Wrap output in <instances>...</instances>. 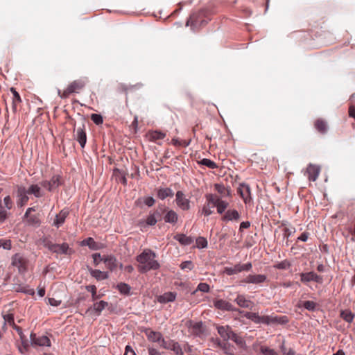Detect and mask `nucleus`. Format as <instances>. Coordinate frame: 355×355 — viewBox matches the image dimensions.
I'll list each match as a JSON object with an SVG mask.
<instances>
[{"label":"nucleus","mask_w":355,"mask_h":355,"mask_svg":"<svg viewBox=\"0 0 355 355\" xmlns=\"http://www.w3.org/2000/svg\"><path fill=\"white\" fill-rule=\"evenodd\" d=\"M157 255L150 249H145L140 254L136 257L138 262V270L144 273L150 270H157L160 264L156 260Z\"/></svg>","instance_id":"1"},{"label":"nucleus","mask_w":355,"mask_h":355,"mask_svg":"<svg viewBox=\"0 0 355 355\" xmlns=\"http://www.w3.org/2000/svg\"><path fill=\"white\" fill-rule=\"evenodd\" d=\"M210 15L211 13L207 10H202L197 12H193L190 15L186 25L190 26L194 31H198L211 19Z\"/></svg>","instance_id":"2"},{"label":"nucleus","mask_w":355,"mask_h":355,"mask_svg":"<svg viewBox=\"0 0 355 355\" xmlns=\"http://www.w3.org/2000/svg\"><path fill=\"white\" fill-rule=\"evenodd\" d=\"M87 82L86 77L76 79L69 84L63 92L58 90V95L62 98H67L71 94L79 93L85 87Z\"/></svg>","instance_id":"3"},{"label":"nucleus","mask_w":355,"mask_h":355,"mask_svg":"<svg viewBox=\"0 0 355 355\" xmlns=\"http://www.w3.org/2000/svg\"><path fill=\"white\" fill-rule=\"evenodd\" d=\"M44 246L51 252L58 254H71L73 252L72 249L69 248L67 243L56 244L51 241H46L44 243Z\"/></svg>","instance_id":"4"},{"label":"nucleus","mask_w":355,"mask_h":355,"mask_svg":"<svg viewBox=\"0 0 355 355\" xmlns=\"http://www.w3.org/2000/svg\"><path fill=\"white\" fill-rule=\"evenodd\" d=\"M28 264V260L20 253H16L12 257V265L17 267L20 273L27 271Z\"/></svg>","instance_id":"5"},{"label":"nucleus","mask_w":355,"mask_h":355,"mask_svg":"<svg viewBox=\"0 0 355 355\" xmlns=\"http://www.w3.org/2000/svg\"><path fill=\"white\" fill-rule=\"evenodd\" d=\"M17 205L19 207L26 205L29 200L26 188L22 185L16 186Z\"/></svg>","instance_id":"6"},{"label":"nucleus","mask_w":355,"mask_h":355,"mask_svg":"<svg viewBox=\"0 0 355 355\" xmlns=\"http://www.w3.org/2000/svg\"><path fill=\"white\" fill-rule=\"evenodd\" d=\"M252 265L251 263L245 264H236L233 267L225 268V272L228 275H232L241 272L242 271H249L252 269Z\"/></svg>","instance_id":"7"},{"label":"nucleus","mask_w":355,"mask_h":355,"mask_svg":"<svg viewBox=\"0 0 355 355\" xmlns=\"http://www.w3.org/2000/svg\"><path fill=\"white\" fill-rule=\"evenodd\" d=\"M175 202L177 205L184 211L190 209V200L185 197V195L182 191H178L175 194Z\"/></svg>","instance_id":"8"},{"label":"nucleus","mask_w":355,"mask_h":355,"mask_svg":"<svg viewBox=\"0 0 355 355\" xmlns=\"http://www.w3.org/2000/svg\"><path fill=\"white\" fill-rule=\"evenodd\" d=\"M61 177L60 175H53L50 180H44L40 184L44 188L51 191L57 189L61 184Z\"/></svg>","instance_id":"9"},{"label":"nucleus","mask_w":355,"mask_h":355,"mask_svg":"<svg viewBox=\"0 0 355 355\" xmlns=\"http://www.w3.org/2000/svg\"><path fill=\"white\" fill-rule=\"evenodd\" d=\"M237 192L243 200L245 204L252 200L250 188L248 184H241L237 189Z\"/></svg>","instance_id":"10"},{"label":"nucleus","mask_w":355,"mask_h":355,"mask_svg":"<svg viewBox=\"0 0 355 355\" xmlns=\"http://www.w3.org/2000/svg\"><path fill=\"white\" fill-rule=\"evenodd\" d=\"M31 340L33 345L50 347L51 345L50 339L46 336H36L35 334L31 333Z\"/></svg>","instance_id":"11"},{"label":"nucleus","mask_w":355,"mask_h":355,"mask_svg":"<svg viewBox=\"0 0 355 355\" xmlns=\"http://www.w3.org/2000/svg\"><path fill=\"white\" fill-rule=\"evenodd\" d=\"M266 280V276L264 275H249L241 282L246 284H259Z\"/></svg>","instance_id":"12"},{"label":"nucleus","mask_w":355,"mask_h":355,"mask_svg":"<svg viewBox=\"0 0 355 355\" xmlns=\"http://www.w3.org/2000/svg\"><path fill=\"white\" fill-rule=\"evenodd\" d=\"M241 214L236 209H228L227 210L223 216H222L223 221H235L238 222L240 220Z\"/></svg>","instance_id":"13"},{"label":"nucleus","mask_w":355,"mask_h":355,"mask_svg":"<svg viewBox=\"0 0 355 355\" xmlns=\"http://www.w3.org/2000/svg\"><path fill=\"white\" fill-rule=\"evenodd\" d=\"M301 281L302 282L306 283L311 281L315 282L317 283L321 284L322 282V277L320 275H318L316 273L313 272H309L306 273H300Z\"/></svg>","instance_id":"14"},{"label":"nucleus","mask_w":355,"mask_h":355,"mask_svg":"<svg viewBox=\"0 0 355 355\" xmlns=\"http://www.w3.org/2000/svg\"><path fill=\"white\" fill-rule=\"evenodd\" d=\"M214 306L220 310L228 311H239L234 308V306L227 301L224 300H216L214 302Z\"/></svg>","instance_id":"15"},{"label":"nucleus","mask_w":355,"mask_h":355,"mask_svg":"<svg viewBox=\"0 0 355 355\" xmlns=\"http://www.w3.org/2000/svg\"><path fill=\"white\" fill-rule=\"evenodd\" d=\"M234 301L240 307L242 308L252 309L254 305L253 302L248 299L243 295H238Z\"/></svg>","instance_id":"16"},{"label":"nucleus","mask_w":355,"mask_h":355,"mask_svg":"<svg viewBox=\"0 0 355 355\" xmlns=\"http://www.w3.org/2000/svg\"><path fill=\"white\" fill-rule=\"evenodd\" d=\"M76 139L78 141L80 146L84 148L86 142H87V135L85 132V125L83 124L82 127H79L77 128L76 135Z\"/></svg>","instance_id":"17"},{"label":"nucleus","mask_w":355,"mask_h":355,"mask_svg":"<svg viewBox=\"0 0 355 355\" xmlns=\"http://www.w3.org/2000/svg\"><path fill=\"white\" fill-rule=\"evenodd\" d=\"M163 212L165 213L164 220L166 223L174 225L178 222V215L174 210L164 208Z\"/></svg>","instance_id":"18"},{"label":"nucleus","mask_w":355,"mask_h":355,"mask_svg":"<svg viewBox=\"0 0 355 355\" xmlns=\"http://www.w3.org/2000/svg\"><path fill=\"white\" fill-rule=\"evenodd\" d=\"M214 189L218 192V193L220 195V199L225 197H231V189L230 187H226L223 184H214Z\"/></svg>","instance_id":"19"},{"label":"nucleus","mask_w":355,"mask_h":355,"mask_svg":"<svg viewBox=\"0 0 355 355\" xmlns=\"http://www.w3.org/2000/svg\"><path fill=\"white\" fill-rule=\"evenodd\" d=\"M148 340L153 343H159L162 339V334L159 331H153L150 329H146L144 331Z\"/></svg>","instance_id":"20"},{"label":"nucleus","mask_w":355,"mask_h":355,"mask_svg":"<svg viewBox=\"0 0 355 355\" xmlns=\"http://www.w3.org/2000/svg\"><path fill=\"white\" fill-rule=\"evenodd\" d=\"M308 178L311 181H315L320 173V168L315 165L310 164L306 169Z\"/></svg>","instance_id":"21"},{"label":"nucleus","mask_w":355,"mask_h":355,"mask_svg":"<svg viewBox=\"0 0 355 355\" xmlns=\"http://www.w3.org/2000/svg\"><path fill=\"white\" fill-rule=\"evenodd\" d=\"M69 215V211L67 209H62L55 216L53 221V225L57 228L61 226L65 221L66 218Z\"/></svg>","instance_id":"22"},{"label":"nucleus","mask_w":355,"mask_h":355,"mask_svg":"<svg viewBox=\"0 0 355 355\" xmlns=\"http://www.w3.org/2000/svg\"><path fill=\"white\" fill-rule=\"evenodd\" d=\"M108 306V303L105 301H99L94 303L93 306L89 308L87 312L94 311L96 315H99L101 311Z\"/></svg>","instance_id":"23"},{"label":"nucleus","mask_w":355,"mask_h":355,"mask_svg":"<svg viewBox=\"0 0 355 355\" xmlns=\"http://www.w3.org/2000/svg\"><path fill=\"white\" fill-rule=\"evenodd\" d=\"M217 331L218 334L223 338L225 340H227L230 338L231 335H232V331L229 326H217Z\"/></svg>","instance_id":"24"},{"label":"nucleus","mask_w":355,"mask_h":355,"mask_svg":"<svg viewBox=\"0 0 355 355\" xmlns=\"http://www.w3.org/2000/svg\"><path fill=\"white\" fill-rule=\"evenodd\" d=\"M176 293L173 292L165 293L157 297V302L162 304L173 302L175 300Z\"/></svg>","instance_id":"25"},{"label":"nucleus","mask_w":355,"mask_h":355,"mask_svg":"<svg viewBox=\"0 0 355 355\" xmlns=\"http://www.w3.org/2000/svg\"><path fill=\"white\" fill-rule=\"evenodd\" d=\"M101 260L110 270H113L117 267L116 259L114 256H103Z\"/></svg>","instance_id":"26"},{"label":"nucleus","mask_w":355,"mask_h":355,"mask_svg":"<svg viewBox=\"0 0 355 355\" xmlns=\"http://www.w3.org/2000/svg\"><path fill=\"white\" fill-rule=\"evenodd\" d=\"M28 195H33L35 198H41L43 196L44 193L41 187L38 184H31L26 189Z\"/></svg>","instance_id":"27"},{"label":"nucleus","mask_w":355,"mask_h":355,"mask_svg":"<svg viewBox=\"0 0 355 355\" xmlns=\"http://www.w3.org/2000/svg\"><path fill=\"white\" fill-rule=\"evenodd\" d=\"M190 332L196 336H200L204 333V328L202 322H190L189 326Z\"/></svg>","instance_id":"28"},{"label":"nucleus","mask_w":355,"mask_h":355,"mask_svg":"<svg viewBox=\"0 0 355 355\" xmlns=\"http://www.w3.org/2000/svg\"><path fill=\"white\" fill-rule=\"evenodd\" d=\"M88 270L90 275L98 281L106 279L108 278V275L106 272L92 269V268H89Z\"/></svg>","instance_id":"29"},{"label":"nucleus","mask_w":355,"mask_h":355,"mask_svg":"<svg viewBox=\"0 0 355 355\" xmlns=\"http://www.w3.org/2000/svg\"><path fill=\"white\" fill-rule=\"evenodd\" d=\"M157 197L161 200H164L168 197H173L174 193L170 188H160L157 190Z\"/></svg>","instance_id":"30"},{"label":"nucleus","mask_w":355,"mask_h":355,"mask_svg":"<svg viewBox=\"0 0 355 355\" xmlns=\"http://www.w3.org/2000/svg\"><path fill=\"white\" fill-rule=\"evenodd\" d=\"M10 92L13 94L12 102V109L14 112H17V106L19 103L21 102V98L19 94L16 91L14 87L10 88Z\"/></svg>","instance_id":"31"},{"label":"nucleus","mask_w":355,"mask_h":355,"mask_svg":"<svg viewBox=\"0 0 355 355\" xmlns=\"http://www.w3.org/2000/svg\"><path fill=\"white\" fill-rule=\"evenodd\" d=\"M315 129L322 134L327 132L328 126L327 122L321 119H318L314 123Z\"/></svg>","instance_id":"32"},{"label":"nucleus","mask_w":355,"mask_h":355,"mask_svg":"<svg viewBox=\"0 0 355 355\" xmlns=\"http://www.w3.org/2000/svg\"><path fill=\"white\" fill-rule=\"evenodd\" d=\"M147 136L150 141H156L157 140L164 139L166 136V134L160 131L155 130L148 132Z\"/></svg>","instance_id":"33"},{"label":"nucleus","mask_w":355,"mask_h":355,"mask_svg":"<svg viewBox=\"0 0 355 355\" xmlns=\"http://www.w3.org/2000/svg\"><path fill=\"white\" fill-rule=\"evenodd\" d=\"M175 239L178 241L182 245H189L193 242V239L184 234H178L175 236Z\"/></svg>","instance_id":"34"},{"label":"nucleus","mask_w":355,"mask_h":355,"mask_svg":"<svg viewBox=\"0 0 355 355\" xmlns=\"http://www.w3.org/2000/svg\"><path fill=\"white\" fill-rule=\"evenodd\" d=\"M168 349L174 352V353L176 355H182L183 354V351H182V349L180 345L178 342H175L173 340H171V343H170V345H169Z\"/></svg>","instance_id":"35"},{"label":"nucleus","mask_w":355,"mask_h":355,"mask_svg":"<svg viewBox=\"0 0 355 355\" xmlns=\"http://www.w3.org/2000/svg\"><path fill=\"white\" fill-rule=\"evenodd\" d=\"M82 245L88 246L92 250H98L99 248L98 243L93 238L89 237L82 241Z\"/></svg>","instance_id":"36"},{"label":"nucleus","mask_w":355,"mask_h":355,"mask_svg":"<svg viewBox=\"0 0 355 355\" xmlns=\"http://www.w3.org/2000/svg\"><path fill=\"white\" fill-rule=\"evenodd\" d=\"M229 206V203L227 201L223 200L220 199L216 204V207L217 208V212L220 214H225V209Z\"/></svg>","instance_id":"37"},{"label":"nucleus","mask_w":355,"mask_h":355,"mask_svg":"<svg viewBox=\"0 0 355 355\" xmlns=\"http://www.w3.org/2000/svg\"><path fill=\"white\" fill-rule=\"evenodd\" d=\"M198 164L205 166L209 168L215 169L218 168V165L213 161L204 158L200 161L198 162Z\"/></svg>","instance_id":"38"},{"label":"nucleus","mask_w":355,"mask_h":355,"mask_svg":"<svg viewBox=\"0 0 355 355\" xmlns=\"http://www.w3.org/2000/svg\"><path fill=\"white\" fill-rule=\"evenodd\" d=\"M86 290L92 293V300L95 302L101 297L100 295L96 294V286L95 285H88L85 287Z\"/></svg>","instance_id":"39"},{"label":"nucleus","mask_w":355,"mask_h":355,"mask_svg":"<svg viewBox=\"0 0 355 355\" xmlns=\"http://www.w3.org/2000/svg\"><path fill=\"white\" fill-rule=\"evenodd\" d=\"M159 216H160V213L158 211H155L153 214H150L146 218V223L148 225H155L157 222V217Z\"/></svg>","instance_id":"40"},{"label":"nucleus","mask_w":355,"mask_h":355,"mask_svg":"<svg viewBox=\"0 0 355 355\" xmlns=\"http://www.w3.org/2000/svg\"><path fill=\"white\" fill-rule=\"evenodd\" d=\"M206 199L208 202L207 204H212L213 207H216V204L218 203L220 198L218 197V196H215L213 194H207Z\"/></svg>","instance_id":"41"},{"label":"nucleus","mask_w":355,"mask_h":355,"mask_svg":"<svg viewBox=\"0 0 355 355\" xmlns=\"http://www.w3.org/2000/svg\"><path fill=\"white\" fill-rule=\"evenodd\" d=\"M117 288L121 293L129 295L130 292V286L125 283H120L118 284Z\"/></svg>","instance_id":"42"},{"label":"nucleus","mask_w":355,"mask_h":355,"mask_svg":"<svg viewBox=\"0 0 355 355\" xmlns=\"http://www.w3.org/2000/svg\"><path fill=\"white\" fill-rule=\"evenodd\" d=\"M341 318L347 322H352L354 319V315L350 311H343L340 313Z\"/></svg>","instance_id":"43"},{"label":"nucleus","mask_w":355,"mask_h":355,"mask_svg":"<svg viewBox=\"0 0 355 355\" xmlns=\"http://www.w3.org/2000/svg\"><path fill=\"white\" fill-rule=\"evenodd\" d=\"M171 143L173 145L175 146H182V147H187L190 144V140H179L178 139L173 138L171 140Z\"/></svg>","instance_id":"44"},{"label":"nucleus","mask_w":355,"mask_h":355,"mask_svg":"<svg viewBox=\"0 0 355 355\" xmlns=\"http://www.w3.org/2000/svg\"><path fill=\"white\" fill-rule=\"evenodd\" d=\"M196 243L198 248H205L207 246V239L202 236L196 239Z\"/></svg>","instance_id":"45"},{"label":"nucleus","mask_w":355,"mask_h":355,"mask_svg":"<svg viewBox=\"0 0 355 355\" xmlns=\"http://www.w3.org/2000/svg\"><path fill=\"white\" fill-rule=\"evenodd\" d=\"M260 351L263 355H278L274 349L266 346H261Z\"/></svg>","instance_id":"46"},{"label":"nucleus","mask_w":355,"mask_h":355,"mask_svg":"<svg viewBox=\"0 0 355 355\" xmlns=\"http://www.w3.org/2000/svg\"><path fill=\"white\" fill-rule=\"evenodd\" d=\"M0 248L6 250H10L12 248V242L10 239H0Z\"/></svg>","instance_id":"47"},{"label":"nucleus","mask_w":355,"mask_h":355,"mask_svg":"<svg viewBox=\"0 0 355 355\" xmlns=\"http://www.w3.org/2000/svg\"><path fill=\"white\" fill-rule=\"evenodd\" d=\"M91 119L96 125H101L103 122L102 116L98 114H92L91 115Z\"/></svg>","instance_id":"48"},{"label":"nucleus","mask_w":355,"mask_h":355,"mask_svg":"<svg viewBox=\"0 0 355 355\" xmlns=\"http://www.w3.org/2000/svg\"><path fill=\"white\" fill-rule=\"evenodd\" d=\"M244 316L246 318H248L249 320H251L252 321L254 322L255 323H257V320H259V317L258 313H252V312H246L244 314Z\"/></svg>","instance_id":"49"},{"label":"nucleus","mask_w":355,"mask_h":355,"mask_svg":"<svg viewBox=\"0 0 355 355\" xmlns=\"http://www.w3.org/2000/svg\"><path fill=\"white\" fill-rule=\"evenodd\" d=\"M214 207H210L209 204L205 205L202 209V214L205 216H208L213 213L212 208Z\"/></svg>","instance_id":"50"},{"label":"nucleus","mask_w":355,"mask_h":355,"mask_svg":"<svg viewBox=\"0 0 355 355\" xmlns=\"http://www.w3.org/2000/svg\"><path fill=\"white\" fill-rule=\"evenodd\" d=\"M303 306L309 311H313L315 309L316 304L313 301H305L303 302Z\"/></svg>","instance_id":"51"},{"label":"nucleus","mask_w":355,"mask_h":355,"mask_svg":"<svg viewBox=\"0 0 355 355\" xmlns=\"http://www.w3.org/2000/svg\"><path fill=\"white\" fill-rule=\"evenodd\" d=\"M210 287L207 283H200L197 287V291H200L204 293H208Z\"/></svg>","instance_id":"52"},{"label":"nucleus","mask_w":355,"mask_h":355,"mask_svg":"<svg viewBox=\"0 0 355 355\" xmlns=\"http://www.w3.org/2000/svg\"><path fill=\"white\" fill-rule=\"evenodd\" d=\"M233 341H234L236 344L239 345H242L243 344V340L241 337L237 336L235 333L232 332V335H231L230 338Z\"/></svg>","instance_id":"53"},{"label":"nucleus","mask_w":355,"mask_h":355,"mask_svg":"<svg viewBox=\"0 0 355 355\" xmlns=\"http://www.w3.org/2000/svg\"><path fill=\"white\" fill-rule=\"evenodd\" d=\"M172 340H165L163 336H162V339H160V341L159 342L160 347L168 349V347L170 345V343H171Z\"/></svg>","instance_id":"54"},{"label":"nucleus","mask_w":355,"mask_h":355,"mask_svg":"<svg viewBox=\"0 0 355 355\" xmlns=\"http://www.w3.org/2000/svg\"><path fill=\"white\" fill-rule=\"evenodd\" d=\"M3 202H4L5 207L8 209H12V205H13V202H12L10 196H6L4 198Z\"/></svg>","instance_id":"55"},{"label":"nucleus","mask_w":355,"mask_h":355,"mask_svg":"<svg viewBox=\"0 0 355 355\" xmlns=\"http://www.w3.org/2000/svg\"><path fill=\"white\" fill-rule=\"evenodd\" d=\"M180 268L182 269H189V270H191L193 268V264L191 261H186L181 263Z\"/></svg>","instance_id":"56"},{"label":"nucleus","mask_w":355,"mask_h":355,"mask_svg":"<svg viewBox=\"0 0 355 355\" xmlns=\"http://www.w3.org/2000/svg\"><path fill=\"white\" fill-rule=\"evenodd\" d=\"M272 319L269 316L263 315L259 316L257 323L269 324L272 322Z\"/></svg>","instance_id":"57"},{"label":"nucleus","mask_w":355,"mask_h":355,"mask_svg":"<svg viewBox=\"0 0 355 355\" xmlns=\"http://www.w3.org/2000/svg\"><path fill=\"white\" fill-rule=\"evenodd\" d=\"M16 291L18 292H22V293H28V294H31V295L34 294V291L33 289L29 288L28 287H26V286L20 287V288H17Z\"/></svg>","instance_id":"58"},{"label":"nucleus","mask_w":355,"mask_h":355,"mask_svg":"<svg viewBox=\"0 0 355 355\" xmlns=\"http://www.w3.org/2000/svg\"><path fill=\"white\" fill-rule=\"evenodd\" d=\"M93 259H94V263L95 266H98L99 263L102 261L101 259L103 257H101V254L99 253H95L92 255Z\"/></svg>","instance_id":"59"},{"label":"nucleus","mask_w":355,"mask_h":355,"mask_svg":"<svg viewBox=\"0 0 355 355\" xmlns=\"http://www.w3.org/2000/svg\"><path fill=\"white\" fill-rule=\"evenodd\" d=\"M4 320L9 323L10 325H14V316L12 314H7L3 316Z\"/></svg>","instance_id":"60"},{"label":"nucleus","mask_w":355,"mask_h":355,"mask_svg":"<svg viewBox=\"0 0 355 355\" xmlns=\"http://www.w3.org/2000/svg\"><path fill=\"white\" fill-rule=\"evenodd\" d=\"M144 202L148 207H152L155 204V200L153 197H146Z\"/></svg>","instance_id":"61"},{"label":"nucleus","mask_w":355,"mask_h":355,"mask_svg":"<svg viewBox=\"0 0 355 355\" xmlns=\"http://www.w3.org/2000/svg\"><path fill=\"white\" fill-rule=\"evenodd\" d=\"M288 266V262L286 260H285L280 263H278L275 266L279 269H286Z\"/></svg>","instance_id":"62"},{"label":"nucleus","mask_w":355,"mask_h":355,"mask_svg":"<svg viewBox=\"0 0 355 355\" xmlns=\"http://www.w3.org/2000/svg\"><path fill=\"white\" fill-rule=\"evenodd\" d=\"M7 218V211L3 208L0 209V222H3Z\"/></svg>","instance_id":"63"},{"label":"nucleus","mask_w":355,"mask_h":355,"mask_svg":"<svg viewBox=\"0 0 355 355\" xmlns=\"http://www.w3.org/2000/svg\"><path fill=\"white\" fill-rule=\"evenodd\" d=\"M148 354L149 355H162L161 353L153 347L148 348Z\"/></svg>","instance_id":"64"}]
</instances>
